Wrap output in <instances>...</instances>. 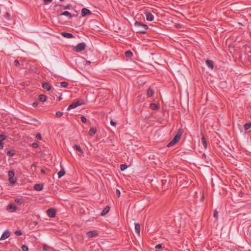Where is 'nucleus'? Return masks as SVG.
Returning a JSON list of instances; mask_svg holds the SVG:
<instances>
[{
	"label": "nucleus",
	"mask_w": 251,
	"mask_h": 251,
	"mask_svg": "<svg viewBox=\"0 0 251 251\" xmlns=\"http://www.w3.org/2000/svg\"><path fill=\"white\" fill-rule=\"evenodd\" d=\"M182 132L181 129H179L173 139L168 143L167 147H171L175 145L180 139Z\"/></svg>",
	"instance_id": "nucleus-1"
},
{
	"label": "nucleus",
	"mask_w": 251,
	"mask_h": 251,
	"mask_svg": "<svg viewBox=\"0 0 251 251\" xmlns=\"http://www.w3.org/2000/svg\"><path fill=\"white\" fill-rule=\"evenodd\" d=\"M84 102L82 100H78L76 101H75L71 103L68 107L67 110H69L71 109H74L76 107L84 104Z\"/></svg>",
	"instance_id": "nucleus-2"
},
{
	"label": "nucleus",
	"mask_w": 251,
	"mask_h": 251,
	"mask_svg": "<svg viewBox=\"0 0 251 251\" xmlns=\"http://www.w3.org/2000/svg\"><path fill=\"white\" fill-rule=\"evenodd\" d=\"M8 175L9 176V181L11 184H14L15 183L16 181V179L14 178V171L13 170H10L8 173Z\"/></svg>",
	"instance_id": "nucleus-3"
},
{
	"label": "nucleus",
	"mask_w": 251,
	"mask_h": 251,
	"mask_svg": "<svg viewBox=\"0 0 251 251\" xmlns=\"http://www.w3.org/2000/svg\"><path fill=\"white\" fill-rule=\"evenodd\" d=\"M86 48V44L82 42L78 44L75 47V50L76 52H80Z\"/></svg>",
	"instance_id": "nucleus-4"
},
{
	"label": "nucleus",
	"mask_w": 251,
	"mask_h": 251,
	"mask_svg": "<svg viewBox=\"0 0 251 251\" xmlns=\"http://www.w3.org/2000/svg\"><path fill=\"white\" fill-rule=\"evenodd\" d=\"M144 15L148 21H152L154 19V16L150 11H146L144 12Z\"/></svg>",
	"instance_id": "nucleus-5"
},
{
	"label": "nucleus",
	"mask_w": 251,
	"mask_h": 251,
	"mask_svg": "<svg viewBox=\"0 0 251 251\" xmlns=\"http://www.w3.org/2000/svg\"><path fill=\"white\" fill-rule=\"evenodd\" d=\"M134 25L135 26L140 27L144 30H147L148 28V26L147 25L144 24L140 22H136Z\"/></svg>",
	"instance_id": "nucleus-6"
},
{
	"label": "nucleus",
	"mask_w": 251,
	"mask_h": 251,
	"mask_svg": "<svg viewBox=\"0 0 251 251\" xmlns=\"http://www.w3.org/2000/svg\"><path fill=\"white\" fill-rule=\"evenodd\" d=\"M17 209V206L14 203H10L6 208V210L10 212H14Z\"/></svg>",
	"instance_id": "nucleus-7"
},
{
	"label": "nucleus",
	"mask_w": 251,
	"mask_h": 251,
	"mask_svg": "<svg viewBox=\"0 0 251 251\" xmlns=\"http://www.w3.org/2000/svg\"><path fill=\"white\" fill-rule=\"evenodd\" d=\"M86 235L88 238H92L98 236L99 233L97 230H92L88 232Z\"/></svg>",
	"instance_id": "nucleus-8"
},
{
	"label": "nucleus",
	"mask_w": 251,
	"mask_h": 251,
	"mask_svg": "<svg viewBox=\"0 0 251 251\" xmlns=\"http://www.w3.org/2000/svg\"><path fill=\"white\" fill-rule=\"evenodd\" d=\"M55 211L53 209H49L47 211V215L51 218H54L55 216Z\"/></svg>",
	"instance_id": "nucleus-9"
},
{
	"label": "nucleus",
	"mask_w": 251,
	"mask_h": 251,
	"mask_svg": "<svg viewBox=\"0 0 251 251\" xmlns=\"http://www.w3.org/2000/svg\"><path fill=\"white\" fill-rule=\"evenodd\" d=\"M91 14V11L87 8H83L81 10V15L82 17L86 16L87 14Z\"/></svg>",
	"instance_id": "nucleus-10"
},
{
	"label": "nucleus",
	"mask_w": 251,
	"mask_h": 251,
	"mask_svg": "<svg viewBox=\"0 0 251 251\" xmlns=\"http://www.w3.org/2000/svg\"><path fill=\"white\" fill-rule=\"evenodd\" d=\"M10 232L9 231H5L2 233L0 239L5 240L6 238H8L10 236Z\"/></svg>",
	"instance_id": "nucleus-11"
},
{
	"label": "nucleus",
	"mask_w": 251,
	"mask_h": 251,
	"mask_svg": "<svg viewBox=\"0 0 251 251\" xmlns=\"http://www.w3.org/2000/svg\"><path fill=\"white\" fill-rule=\"evenodd\" d=\"M61 35L62 36L67 38H71L73 37V34L69 32H61Z\"/></svg>",
	"instance_id": "nucleus-12"
},
{
	"label": "nucleus",
	"mask_w": 251,
	"mask_h": 251,
	"mask_svg": "<svg viewBox=\"0 0 251 251\" xmlns=\"http://www.w3.org/2000/svg\"><path fill=\"white\" fill-rule=\"evenodd\" d=\"M34 188L35 190L41 191L43 189V185L42 184H36Z\"/></svg>",
	"instance_id": "nucleus-13"
},
{
	"label": "nucleus",
	"mask_w": 251,
	"mask_h": 251,
	"mask_svg": "<svg viewBox=\"0 0 251 251\" xmlns=\"http://www.w3.org/2000/svg\"><path fill=\"white\" fill-rule=\"evenodd\" d=\"M205 63L208 68L211 69H213V63L212 61L207 59L206 60Z\"/></svg>",
	"instance_id": "nucleus-14"
},
{
	"label": "nucleus",
	"mask_w": 251,
	"mask_h": 251,
	"mask_svg": "<svg viewBox=\"0 0 251 251\" xmlns=\"http://www.w3.org/2000/svg\"><path fill=\"white\" fill-rule=\"evenodd\" d=\"M150 108L152 110H157L159 109L160 106L158 104L152 103L150 104Z\"/></svg>",
	"instance_id": "nucleus-15"
},
{
	"label": "nucleus",
	"mask_w": 251,
	"mask_h": 251,
	"mask_svg": "<svg viewBox=\"0 0 251 251\" xmlns=\"http://www.w3.org/2000/svg\"><path fill=\"white\" fill-rule=\"evenodd\" d=\"M110 208L108 206H106L100 213L101 216H104L109 211Z\"/></svg>",
	"instance_id": "nucleus-16"
},
{
	"label": "nucleus",
	"mask_w": 251,
	"mask_h": 251,
	"mask_svg": "<svg viewBox=\"0 0 251 251\" xmlns=\"http://www.w3.org/2000/svg\"><path fill=\"white\" fill-rule=\"evenodd\" d=\"M135 231L137 234L139 235L140 232V225L138 223L135 224Z\"/></svg>",
	"instance_id": "nucleus-17"
},
{
	"label": "nucleus",
	"mask_w": 251,
	"mask_h": 251,
	"mask_svg": "<svg viewBox=\"0 0 251 251\" xmlns=\"http://www.w3.org/2000/svg\"><path fill=\"white\" fill-rule=\"evenodd\" d=\"M42 87L44 89L47 90V91H50L51 88L50 85L48 83H47V82L43 83Z\"/></svg>",
	"instance_id": "nucleus-18"
},
{
	"label": "nucleus",
	"mask_w": 251,
	"mask_h": 251,
	"mask_svg": "<svg viewBox=\"0 0 251 251\" xmlns=\"http://www.w3.org/2000/svg\"><path fill=\"white\" fill-rule=\"evenodd\" d=\"M38 99L40 101L44 102L47 100V96L44 95H40Z\"/></svg>",
	"instance_id": "nucleus-19"
},
{
	"label": "nucleus",
	"mask_w": 251,
	"mask_h": 251,
	"mask_svg": "<svg viewBox=\"0 0 251 251\" xmlns=\"http://www.w3.org/2000/svg\"><path fill=\"white\" fill-rule=\"evenodd\" d=\"M97 129L95 127H91L89 130V134L91 136H93L96 134Z\"/></svg>",
	"instance_id": "nucleus-20"
},
{
	"label": "nucleus",
	"mask_w": 251,
	"mask_h": 251,
	"mask_svg": "<svg viewBox=\"0 0 251 251\" xmlns=\"http://www.w3.org/2000/svg\"><path fill=\"white\" fill-rule=\"evenodd\" d=\"M154 94V91L153 90L150 88L148 91H147V96L148 97H151Z\"/></svg>",
	"instance_id": "nucleus-21"
},
{
	"label": "nucleus",
	"mask_w": 251,
	"mask_h": 251,
	"mask_svg": "<svg viewBox=\"0 0 251 251\" xmlns=\"http://www.w3.org/2000/svg\"><path fill=\"white\" fill-rule=\"evenodd\" d=\"M73 148L74 149V150H76L77 151H78L83 153V152L82 150V149H81V148L78 145H75L74 146H73Z\"/></svg>",
	"instance_id": "nucleus-22"
},
{
	"label": "nucleus",
	"mask_w": 251,
	"mask_h": 251,
	"mask_svg": "<svg viewBox=\"0 0 251 251\" xmlns=\"http://www.w3.org/2000/svg\"><path fill=\"white\" fill-rule=\"evenodd\" d=\"M133 55L132 52L130 50H127L125 52V55L127 58H130Z\"/></svg>",
	"instance_id": "nucleus-23"
},
{
	"label": "nucleus",
	"mask_w": 251,
	"mask_h": 251,
	"mask_svg": "<svg viewBox=\"0 0 251 251\" xmlns=\"http://www.w3.org/2000/svg\"><path fill=\"white\" fill-rule=\"evenodd\" d=\"M15 201L16 203H18L19 205L22 204L24 202L23 200L20 198H16L15 200Z\"/></svg>",
	"instance_id": "nucleus-24"
},
{
	"label": "nucleus",
	"mask_w": 251,
	"mask_h": 251,
	"mask_svg": "<svg viewBox=\"0 0 251 251\" xmlns=\"http://www.w3.org/2000/svg\"><path fill=\"white\" fill-rule=\"evenodd\" d=\"M62 15H64V16H68L69 17V19H71L72 18V15L71 14V13L68 12V11H64V12H63L62 14H61Z\"/></svg>",
	"instance_id": "nucleus-25"
},
{
	"label": "nucleus",
	"mask_w": 251,
	"mask_h": 251,
	"mask_svg": "<svg viewBox=\"0 0 251 251\" xmlns=\"http://www.w3.org/2000/svg\"><path fill=\"white\" fill-rule=\"evenodd\" d=\"M201 143H202L204 148L205 149H206L207 148V143H206V140L204 136H202V137L201 138Z\"/></svg>",
	"instance_id": "nucleus-26"
},
{
	"label": "nucleus",
	"mask_w": 251,
	"mask_h": 251,
	"mask_svg": "<svg viewBox=\"0 0 251 251\" xmlns=\"http://www.w3.org/2000/svg\"><path fill=\"white\" fill-rule=\"evenodd\" d=\"M65 172L63 170L60 171L57 174L58 178H61L65 175Z\"/></svg>",
	"instance_id": "nucleus-27"
},
{
	"label": "nucleus",
	"mask_w": 251,
	"mask_h": 251,
	"mask_svg": "<svg viewBox=\"0 0 251 251\" xmlns=\"http://www.w3.org/2000/svg\"><path fill=\"white\" fill-rule=\"evenodd\" d=\"M251 127V123H247L244 125V128L246 130H248Z\"/></svg>",
	"instance_id": "nucleus-28"
},
{
	"label": "nucleus",
	"mask_w": 251,
	"mask_h": 251,
	"mask_svg": "<svg viewBox=\"0 0 251 251\" xmlns=\"http://www.w3.org/2000/svg\"><path fill=\"white\" fill-rule=\"evenodd\" d=\"M68 83L67 82L63 81L60 83V85L62 87L66 88L67 87Z\"/></svg>",
	"instance_id": "nucleus-29"
},
{
	"label": "nucleus",
	"mask_w": 251,
	"mask_h": 251,
	"mask_svg": "<svg viewBox=\"0 0 251 251\" xmlns=\"http://www.w3.org/2000/svg\"><path fill=\"white\" fill-rule=\"evenodd\" d=\"M127 168V165L126 164H122L120 165V169L122 171L125 170Z\"/></svg>",
	"instance_id": "nucleus-30"
},
{
	"label": "nucleus",
	"mask_w": 251,
	"mask_h": 251,
	"mask_svg": "<svg viewBox=\"0 0 251 251\" xmlns=\"http://www.w3.org/2000/svg\"><path fill=\"white\" fill-rule=\"evenodd\" d=\"M7 155H8L9 156H12L13 155H14V152L12 150H10V151H8L7 152Z\"/></svg>",
	"instance_id": "nucleus-31"
},
{
	"label": "nucleus",
	"mask_w": 251,
	"mask_h": 251,
	"mask_svg": "<svg viewBox=\"0 0 251 251\" xmlns=\"http://www.w3.org/2000/svg\"><path fill=\"white\" fill-rule=\"evenodd\" d=\"M6 139V136L4 134L0 135V141H3Z\"/></svg>",
	"instance_id": "nucleus-32"
},
{
	"label": "nucleus",
	"mask_w": 251,
	"mask_h": 251,
	"mask_svg": "<svg viewBox=\"0 0 251 251\" xmlns=\"http://www.w3.org/2000/svg\"><path fill=\"white\" fill-rule=\"evenodd\" d=\"M22 250L23 251H28V247L26 245H23L22 246Z\"/></svg>",
	"instance_id": "nucleus-33"
},
{
	"label": "nucleus",
	"mask_w": 251,
	"mask_h": 251,
	"mask_svg": "<svg viewBox=\"0 0 251 251\" xmlns=\"http://www.w3.org/2000/svg\"><path fill=\"white\" fill-rule=\"evenodd\" d=\"M22 232L20 230H18L15 231V234L17 236H20L22 235Z\"/></svg>",
	"instance_id": "nucleus-34"
},
{
	"label": "nucleus",
	"mask_w": 251,
	"mask_h": 251,
	"mask_svg": "<svg viewBox=\"0 0 251 251\" xmlns=\"http://www.w3.org/2000/svg\"><path fill=\"white\" fill-rule=\"evenodd\" d=\"M63 115V112L60 111H57L56 112V116L58 117H61Z\"/></svg>",
	"instance_id": "nucleus-35"
},
{
	"label": "nucleus",
	"mask_w": 251,
	"mask_h": 251,
	"mask_svg": "<svg viewBox=\"0 0 251 251\" xmlns=\"http://www.w3.org/2000/svg\"><path fill=\"white\" fill-rule=\"evenodd\" d=\"M213 216H214V217L215 218H216V219H217V218H218V211H217L216 210H215L214 211V213Z\"/></svg>",
	"instance_id": "nucleus-36"
},
{
	"label": "nucleus",
	"mask_w": 251,
	"mask_h": 251,
	"mask_svg": "<svg viewBox=\"0 0 251 251\" xmlns=\"http://www.w3.org/2000/svg\"><path fill=\"white\" fill-rule=\"evenodd\" d=\"M81 121L82 122L85 123L87 122V119L85 117L83 116L81 117Z\"/></svg>",
	"instance_id": "nucleus-37"
},
{
	"label": "nucleus",
	"mask_w": 251,
	"mask_h": 251,
	"mask_svg": "<svg viewBox=\"0 0 251 251\" xmlns=\"http://www.w3.org/2000/svg\"><path fill=\"white\" fill-rule=\"evenodd\" d=\"M63 6L66 9H70L71 5L70 4H67L66 5H63Z\"/></svg>",
	"instance_id": "nucleus-38"
},
{
	"label": "nucleus",
	"mask_w": 251,
	"mask_h": 251,
	"mask_svg": "<svg viewBox=\"0 0 251 251\" xmlns=\"http://www.w3.org/2000/svg\"><path fill=\"white\" fill-rule=\"evenodd\" d=\"M162 245L161 244H158L156 246H155V249H160L162 248Z\"/></svg>",
	"instance_id": "nucleus-39"
},
{
	"label": "nucleus",
	"mask_w": 251,
	"mask_h": 251,
	"mask_svg": "<svg viewBox=\"0 0 251 251\" xmlns=\"http://www.w3.org/2000/svg\"><path fill=\"white\" fill-rule=\"evenodd\" d=\"M49 248H50V247H49L48 245H44V246H43V250H44V251H47V250H48Z\"/></svg>",
	"instance_id": "nucleus-40"
},
{
	"label": "nucleus",
	"mask_w": 251,
	"mask_h": 251,
	"mask_svg": "<svg viewBox=\"0 0 251 251\" xmlns=\"http://www.w3.org/2000/svg\"><path fill=\"white\" fill-rule=\"evenodd\" d=\"M36 138L39 140L41 139V135L40 133H37L36 135Z\"/></svg>",
	"instance_id": "nucleus-41"
},
{
	"label": "nucleus",
	"mask_w": 251,
	"mask_h": 251,
	"mask_svg": "<svg viewBox=\"0 0 251 251\" xmlns=\"http://www.w3.org/2000/svg\"><path fill=\"white\" fill-rule=\"evenodd\" d=\"M116 193L117 196L118 197H119L120 196L121 192H120V191L119 189H117L116 190Z\"/></svg>",
	"instance_id": "nucleus-42"
},
{
	"label": "nucleus",
	"mask_w": 251,
	"mask_h": 251,
	"mask_svg": "<svg viewBox=\"0 0 251 251\" xmlns=\"http://www.w3.org/2000/svg\"><path fill=\"white\" fill-rule=\"evenodd\" d=\"M14 63L15 65L16 66H18L20 65V63L17 60H15L14 62Z\"/></svg>",
	"instance_id": "nucleus-43"
},
{
	"label": "nucleus",
	"mask_w": 251,
	"mask_h": 251,
	"mask_svg": "<svg viewBox=\"0 0 251 251\" xmlns=\"http://www.w3.org/2000/svg\"><path fill=\"white\" fill-rule=\"evenodd\" d=\"M110 124L111 125L113 126H116V123L114 122L112 120H111L110 121Z\"/></svg>",
	"instance_id": "nucleus-44"
},
{
	"label": "nucleus",
	"mask_w": 251,
	"mask_h": 251,
	"mask_svg": "<svg viewBox=\"0 0 251 251\" xmlns=\"http://www.w3.org/2000/svg\"><path fill=\"white\" fill-rule=\"evenodd\" d=\"M38 104V102H34L33 103L32 105L33 107H35L37 106Z\"/></svg>",
	"instance_id": "nucleus-45"
},
{
	"label": "nucleus",
	"mask_w": 251,
	"mask_h": 251,
	"mask_svg": "<svg viewBox=\"0 0 251 251\" xmlns=\"http://www.w3.org/2000/svg\"><path fill=\"white\" fill-rule=\"evenodd\" d=\"M3 147V143L0 141V150L2 149Z\"/></svg>",
	"instance_id": "nucleus-46"
},
{
	"label": "nucleus",
	"mask_w": 251,
	"mask_h": 251,
	"mask_svg": "<svg viewBox=\"0 0 251 251\" xmlns=\"http://www.w3.org/2000/svg\"><path fill=\"white\" fill-rule=\"evenodd\" d=\"M45 2L48 3L51 2L52 0H43Z\"/></svg>",
	"instance_id": "nucleus-47"
},
{
	"label": "nucleus",
	"mask_w": 251,
	"mask_h": 251,
	"mask_svg": "<svg viewBox=\"0 0 251 251\" xmlns=\"http://www.w3.org/2000/svg\"><path fill=\"white\" fill-rule=\"evenodd\" d=\"M41 173H43V174H44V173H45V171L44 170H43V169H42V170H41Z\"/></svg>",
	"instance_id": "nucleus-48"
},
{
	"label": "nucleus",
	"mask_w": 251,
	"mask_h": 251,
	"mask_svg": "<svg viewBox=\"0 0 251 251\" xmlns=\"http://www.w3.org/2000/svg\"><path fill=\"white\" fill-rule=\"evenodd\" d=\"M6 15H7V17H9V16H10V15H9V14L8 13H6Z\"/></svg>",
	"instance_id": "nucleus-49"
},
{
	"label": "nucleus",
	"mask_w": 251,
	"mask_h": 251,
	"mask_svg": "<svg viewBox=\"0 0 251 251\" xmlns=\"http://www.w3.org/2000/svg\"><path fill=\"white\" fill-rule=\"evenodd\" d=\"M33 146H34V147H37V145L36 144H33Z\"/></svg>",
	"instance_id": "nucleus-50"
},
{
	"label": "nucleus",
	"mask_w": 251,
	"mask_h": 251,
	"mask_svg": "<svg viewBox=\"0 0 251 251\" xmlns=\"http://www.w3.org/2000/svg\"><path fill=\"white\" fill-rule=\"evenodd\" d=\"M142 33H145L146 32H141Z\"/></svg>",
	"instance_id": "nucleus-51"
}]
</instances>
